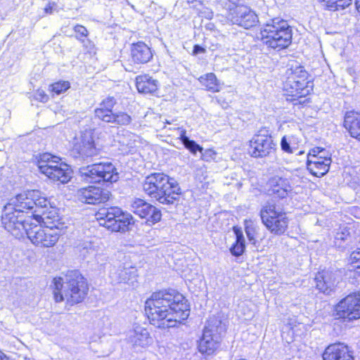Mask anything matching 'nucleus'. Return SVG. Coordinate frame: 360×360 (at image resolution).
<instances>
[{
	"mask_svg": "<svg viewBox=\"0 0 360 360\" xmlns=\"http://www.w3.org/2000/svg\"><path fill=\"white\" fill-rule=\"evenodd\" d=\"M36 219L37 222L43 221L45 224L51 219L53 222L58 218L57 210L45 196L38 190H30L11 198L4 207L1 222L6 230L12 235L18 236L25 224H28Z\"/></svg>",
	"mask_w": 360,
	"mask_h": 360,
	"instance_id": "1",
	"label": "nucleus"
},
{
	"mask_svg": "<svg viewBox=\"0 0 360 360\" xmlns=\"http://www.w3.org/2000/svg\"><path fill=\"white\" fill-rule=\"evenodd\" d=\"M145 311L150 323L162 328L174 327L190 314L188 301L174 289L153 292L146 301Z\"/></svg>",
	"mask_w": 360,
	"mask_h": 360,
	"instance_id": "2",
	"label": "nucleus"
},
{
	"mask_svg": "<svg viewBox=\"0 0 360 360\" xmlns=\"http://www.w3.org/2000/svg\"><path fill=\"white\" fill-rule=\"evenodd\" d=\"M142 188L148 196L163 205L174 204L181 194L176 181L163 173H153L146 176Z\"/></svg>",
	"mask_w": 360,
	"mask_h": 360,
	"instance_id": "3",
	"label": "nucleus"
},
{
	"mask_svg": "<svg viewBox=\"0 0 360 360\" xmlns=\"http://www.w3.org/2000/svg\"><path fill=\"white\" fill-rule=\"evenodd\" d=\"M53 295L56 302L66 300L70 305L83 301L88 292L86 279L79 271H69L65 280L59 277L53 279Z\"/></svg>",
	"mask_w": 360,
	"mask_h": 360,
	"instance_id": "4",
	"label": "nucleus"
},
{
	"mask_svg": "<svg viewBox=\"0 0 360 360\" xmlns=\"http://www.w3.org/2000/svg\"><path fill=\"white\" fill-rule=\"evenodd\" d=\"M259 34L262 42L276 51L288 48L292 42V28L287 21L279 18L267 21L261 27Z\"/></svg>",
	"mask_w": 360,
	"mask_h": 360,
	"instance_id": "5",
	"label": "nucleus"
},
{
	"mask_svg": "<svg viewBox=\"0 0 360 360\" xmlns=\"http://www.w3.org/2000/svg\"><path fill=\"white\" fill-rule=\"evenodd\" d=\"M101 226L112 232L125 233L129 231V226L134 223L132 215L117 207L103 208L96 214Z\"/></svg>",
	"mask_w": 360,
	"mask_h": 360,
	"instance_id": "6",
	"label": "nucleus"
},
{
	"mask_svg": "<svg viewBox=\"0 0 360 360\" xmlns=\"http://www.w3.org/2000/svg\"><path fill=\"white\" fill-rule=\"evenodd\" d=\"M259 216L262 224L274 235L281 236L288 229L289 219L286 213L273 200L262 205Z\"/></svg>",
	"mask_w": 360,
	"mask_h": 360,
	"instance_id": "7",
	"label": "nucleus"
},
{
	"mask_svg": "<svg viewBox=\"0 0 360 360\" xmlns=\"http://www.w3.org/2000/svg\"><path fill=\"white\" fill-rule=\"evenodd\" d=\"M81 179L86 183L116 182L119 174L115 167L110 162H98L79 169Z\"/></svg>",
	"mask_w": 360,
	"mask_h": 360,
	"instance_id": "8",
	"label": "nucleus"
},
{
	"mask_svg": "<svg viewBox=\"0 0 360 360\" xmlns=\"http://www.w3.org/2000/svg\"><path fill=\"white\" fill-rule=\"evenodd\" d=\"M25 229L19 233L17 237L22 236L24 233L31 242L43 248L53 246L59 239L60 231L55 226L42 228L41 226L29 221L25 224Z\"/></svg>",
	"mask_w": 360,
	"mask_h": 360,
	"instance_id": "9",
	"label": "nucleus"
},
{
	"mask_svg": "<svg viewBox=\"0 0 360 360\" xmlns=\"http://www.w3.org/2000/svg\"><path fill=\"white\" fill-rule=\"evenodd\" d=\"M276 150V143L266 128L259 129L249 141L248 153L255 158L272 157Z\"/></svg>",
	"mask_w": 360,
	"mask_h": 360,
	"instance_id": "10",
	"label": "nucleus"
},
{
	"mask_svg": "<svg viewBox=\"0 0 360 360\" xmlns=\"http://www.w3.org/2000/svg\"><path fill=\"white\" fill-rule=\"evenodd\" d=\"M333 316L344 321L360 319V292L351 293L342 299L336 304Z\"/></svg>",
	"mask_w": 360,
	"mask_h": 360,
	"instance_id": "11",
	"label": "nucleus"
},
{
	"mask_svg": "<svg viewBox=\"0 0 360 360\" xmlns=\"http://www.w3.org/2000/svg\"><path fill=\"white\" fill-rule=\"evenodd\" d=\"M226 18L232 24L247 30L256 26L259 22V18L255 12L243 5L229 8Z\"/></svg>",
	"mask_w": 360,
	"mask_h": 360,
	"instance_id": "12",
	"label": "nucleus"
},
{
	"mask_svg": "<svg viewBox=\"0 0 360 360\" xmlns=\"http://www.w3.org/2000/svg\"><path fill=\"white\" fill-rule=\"evenodd\" d=\"M137 277L136 268L129 262L115 264L110 270V278L113 284L124 283L134 287Z\"/></svg>",
	"mask_w": 360,
	"mask_h": 360,
	"instance_id": "13",
	"label": "nucleus"
},
{
	"mask_svg": "<svg viewBox=\"0 0 360 360\" xmlns=\"http://www.w3.org/2000/svg\"><path fill=\"white\" fill-rule=\"evenodd\" d=\"M342 276L340 269L330 268L319 271L314 278L316 288L321 292L329 295L334 291Z\"/></svg>",
	"mask_w": 360,
	"mask_h": 360,
	"instance_id": "14",
	"label": "nucleus"
},
{
	"mask_svg": "<svg viewBox=\"0 0 360 360\" xmlns=\"http://www.w3.org/2000/svg\"><path fill=\"white\" fill-rule=\"evenodd\" d=\"M99 149L95 145L91 131L84 133L79 141H77L71 150V155L75 158H91L98 154Z\"/></svg>",
	"mask_w": 360,
	"mask_h": 360,
	"instance_id": "15",
	"label": "nucleus"
},
{
	"mask_svg": "<svg viewBox=\"0 0 360 360\" xmlns=\"http://www.w3.org/2000/svg\"><path fill=\"white\" fill-rule=\"evenodd\" d=\"M130 210L152 224L160 221L162 217L161 211L158 208L141 198H135L131 202Z\"/></svg>",
	"mask_w": 360,
	"mask_h": 360,
	"instance_id": "16",
	"label": "nucleus"
},
{
	"mask_svg": "<svg viewBox=\"0 0 360 360\" xmlns=\"http://www.w3.org/2000/svg\"><path fill=\"white\" fill-rule=\"evenodd\" d=\"M111 196L110 192L103 188L89 186L82 188L77 191L79 200L86 204L98 205L105 203Z\"/></svg>",
	"mask_w": 360,
	"mask_h": 360,
	"instance_id": "17",
	"label": "nucleus"
},
{
	"mask_svg": "<svg viewBox=\"0 0 360 360\" xmlns=\"http://www.w3.org/2000/svg\"><path fill=\"white\" fill-rule=\"evenodd\" d=\"M283 90L286 96L292 97L291 100H297L310 94L313 90V82L297 81L292 77H287L283 82Z\"/></svg>",
	"mask_w": 360,
	"mask_h": 360,
	"instance_id": "18",
	"label": "nucleus"
},
{
	"mask_svg": "<svg viewBox=\"0 0 360 360\" xmlns=\"http://www.w3.org/2000/svg\"><path fill=\"white\" fill-rule=\"evenodd\" d=\"M323 360H354L352 352L343 343L328 346L322 355Z\"/></svg>",
	"mask_w": 360,
	"mask_h": 360,
	"instance_id": "19",
	"label": "nucleus"
},
{
	"mask_svg": "<svg viewBox=\"0 0 360 360\" xmlns=\"http://www.w3.org/2000/svg\"><path fill=\"white\" fill-rule=\"evenodd\" d=\"M131 60L135 65H143L153 58L150 48L143 41L131 44L130 49Z\"/></svg>",
	"mask_w": 360,
	"mask_h": 360,
	"instance_id": "20",
	"label": "nucleus"
},
{
	"mask_svg": "<svg viewBox=\"0 0 360 360\" xmlns=\"http://www.w3.org/2000/svg\"><path fill=\"white\" fill-rule=\"evenodd\" d=\"M44 169L45 170V175L54 181L66 184L72 177V169L65 162H60L58 166H49L44 168Z\"/></svg>",
	"mask_w": 360,
	"mask_h": 360,
	"instance_id": "21",
	"label": "nucleus"
},
{
	"mask_svg": "<svg viewBox=\"0 0 360 360\" xmlns=\"http://www.w3.org/2000/svg\"><path fill=\"white\" fill-rule=\"evenodd\" d=\"M331 159H324L323 157H308L307 168L315 176L320 177L325 175L329 170Z\"/></svg>",
	"mask_w": 360,
	"mask_h": 360,
	"instance_id": "22",
	"label": "nucleus"
},
{
	"mask_svg": "<svg viewBox=\"0 0 360 360\" xmlns=\"http://www.w3.org/2000/svg\"><path fill=\"white\" fill-rule=\"evenodd\" d=\"M268 185L269 191L280 198H285L292 190L289 181L278 176L271 177L268 181Z\"/></svg>",
	"mask_w": 360,
	"mask_h": 360,
	"instance_id": "23",
	"label": "nucleus"
},
{
	"mask_svg": "<svg viewBox=\"0 0 360 360\" xmlns=\"http://www.w3.org/2000/svg\"><path fill=\"white\" fill-rule=\"evenodd\" d=\"M344 127L352 138L360 141V112H347L344 117Z\"/></svg>",
	"mask_w": 360,
	"mask_h": 360,
	"instance_id": "24",
	"label": "nucleus"
},
{
	"mask_svg": "<svg viewBox=\"0 0 360 360\" xmlns=\"http://www.w3.org/2000/svg\"><path fill=\"white\" fill-rule=\"evenodd\" d=\"M221 341V340L219 339L210 336V334L206 335L202 333V335L198 341V350L201 354L206 356L213 355L219 348Z\"/></svg>",
	"mask_w": 360,
	"mask_h": 360,
	"instance_id": "25",
	"label": "nucleus"
},
{
	"mask_svg": "<svg viewBox=\"0 0 360 360\" xmlns=\"http://www.w3.org/2000/svg\"><path fill=\"white\" fill-rule=\"evenodd\" d=\"M226 330V324L216 316L210 317L204 328L203 333L221 340V337Z\"/></svg>",
	"mask_w": 360,
	"mask_h": 360,
	"instance_id": "26",
	"label": "nucleus"
},
{
	"mask_svg": "<svg viewBox=\"0 0 360 360\" xmlns=\"http://www.w3.org/2000/svg\"><path fill=\"white\" fill-rule=\"evenodd\" d=\"M152 340L147 329L137 326L132 331H130L129 341L134 346L144 347L148 346Z\"/></svg>",
	"mask_w": 360,
	"mask_h": 360,
	"instance_id": "27",
	"label": "nucleus"
},
{
	"mask_svg": "<svg viewBox=\"0 0 360 360\" xmlns=\"http://www.w3.org/2000/svg\"><path fill=\"white\" fill-rule=\"evenodd\" d=\"M136 86L141 94H153L159 86V82L148 75H139L136 77Z\"/></svg>",
	"mask_w": 360,
	"mask_h": 360,
	"instance_id": "28",
	"label": "nucleus"
},
{
	"mask_svg": "<svg viewBox=\"0 0 360 360\" xmlns=\"http://www.w3.org/2000/svg\"><path fill=\"white\" fill-rule=\"evenodd\" d=\"M176 130L179 139L181 140L185 148H186L193 155H195L198 152L200 153L201 150H202V147L186 136V131L185 129L178 127L176 128Z\"/></svg>",
	"mask_w": 360,
	"mask_h": 360,
	"instance_id": "29",
	"label": "nucleus"
},
{
	"mask_svg": "<svg viewBox=\"0 0 360 360\" xmlns=\"http://www.w3.org/2000/svg\"><path fill=\"white\" fill-rule=\"evenodd\" d=\"M198 81L206 90L213 93L218 92L221 89V84L214 73H207L200 76Z\"/></svg>",
	"mask_w": 360,
	"mask_h": 360,
	"instance_id": "30",
	"label": "nucleus"
},
{
	"mask_svg": "<svg viewBox=\"0 0 360 360\" xmlns=\"http://www.w3.org/2000/svg\"><path fill=\"white\" fill-rule=\"evenodd\" d=\"M286 77H292L294 80L300 82H310L308 80V72L303 66L298 65L297 63L290 65V67L286 70Z\"/></svg>",
	"mask_w": 360,
	"mask_h": 360,
	"instance_id": "31",
	"label": "nucleus"
},
{
	"mask_svg": "<svg viewBox=\"0 0 360 360\" xmlns=\"http://www.w3.org/2000/svg\"><path fill=\"white\" fill-rule=\"evenodd\" d=\"M60 162H62L60 158L52 155L50 153H44L40 155L37 165L39 171L42 174H45V170L44 168H46L49 166H58Z\"/></svg>",
	"mask_w": 360,
	"mask_h": 360,
	"instance_id": "32",
	"label": "nucleus"
},
{
	"mask_svg": "<svg viewBox=\"0 0 360 360\" xmlns=\"http://www.w3.org/2000/svg\"><path fill=\"white\" fill-rule=\"evenodd\" d=\"M258 227L251 220L245 221V231L250 243L252 245L254 250L258 251L259 242L255 239V234Z\"/></svg>",
	"mask_w": 360,
	"mask_h": 360,
	"instance_id": "33",
	"label": "nucleus"
},
{
	"mask_svg": "<svg viewBox=\"0 0 360 360\" xmlns=\"http://www.w3.org/2000/svg\"><path fill=\"white\" fill-rule=\"evenodd\" d=\"M234 232L236 236V240L230 248V252L232 255L239 257L243 254L245 249V238L240 230L235 229Z\"/></svg>",
	"mask_w": 360,
	"mask_h": 360,
	"instance_id": "34",
	"label": "nucleus"
},
{
	"mask_svg": "<svg viewBox=\"0 0 360 360\" xmlns=\"http://www.w3.org/2000/svg\"><path fill=\"white\" fill-rule=\"evenodd\" d=\"M110 123L120 126H127L131 124L132 118L128 113L122 111L113 112Z\"/></svg>",
	"mask_w": 360,
	"mask_h": 360,
	"instance_id": "35",
	"label": "nucleus"
},
{
	"mask_svg": "<svg viewBox=\"0 0 360 360\" xmlns=\"http://www.w3.org/2000/svg\"><path fill=\"white\" fill-rule=\"evenodd\" d=\"M80 256L86 258L89 256H94L97 252V246L92 241L83 242L78 247Z\"/></svg>",
	"mask_w": 360,
	"mask_h": 360,
	"instance_id": "36",
	"label": "nucleus"
},
{
	"mask_svg": "<svg viewBox=\"0 0 360 360\" xmlns=\"http://www.w3.org/2000/svg\"><path fill=\"white\" fill-rule=\"evenodd\" d=\"M94 115L96 118L102 120L103 122L110 123L112 117V115H113V112L99 105V107L94 110Z\"/></svg>",
	"mask_w": 360,
	"mask_h": 360,
	"instance_id": "37",
	"label": "nucleus"
},
{
	"mask_svg": "<svg viewBox=\"0 0 360 360\" xmlns=\"http://www.w3.org/2000/svg\"><path fill=\"white\" fill-rule=\"evenodd\" d=\"M73 30L76 33L75 38L85 45L86 38L89 35L87 29L84 26L77 24L74 27Z\"/></svg>",
	"mask_w": 360,
	"mask_h": 360,
	"instance_id": "38",
	"label": "nucleus"
},
{
	"mask_svg": "<svg viewBox=\"0 0 360 360\" xmlns=\"http://www.w3.org/2000/svg\"><path fill=\"white\" fill-rule=\"evenodd\" d=\"M51 86V91L59 95L70 88V83L65 81H60L53 84Z\"/></svg>",
	"mask_w": 360,
	"mask_h": 360,
	"instance_id": "39",
	"label": "nucleus"
},
{
	"mask_svg": "<svg viewBox=\"0 0 360 360\" xmlns=\"http://www.w3.org/2000/svg\"><path fill=\"white\" fill-rule=\"evenodd\" d=\"M291 139L290 136H283L281 140V150L288 153H292L294 152L293 148L291 147Z\"/></svg>",
	"mask_w": 360,
	"mask_h": 360,
	"instance_id": "40",
	"label": "nucleus"
},
{
	"mask_svg": "<svg viewBox=\"0 0 360 360\" xmlns=\"http://www.w3.org/2000/svg\"><path fill=\"white\" fill-rule=\"evenodd\" d=\"M117 99L114 96H108L107 98L102 101L99 105L103 107L104 108L110 111H112V109L117 104Z\"/></svg>",
	"mask_w": 360,
	"mask_h": 360,
	"instance_id": "41",
	"label": "nucleus"
},
{
	"mask_svg": "<svg viewBox=\"0 0 360 360\" xmlns=\"http://www.w3.org/2000/svg\"><path fill=\"white\" fill-rule=\"evenodd\" d=\"M216 156L217 153L212 149L204 150L202 148V150L200 152V159L206 162L214 160L216 158Z\"/></svg>",
	"mask_w": 360,
	"mask_h": 360,
	"instance_id": "42",
	"label": "nucleus"
},
{
	"mask_svg": "<svg viewBox=\"0 0 360 360\" xmlns=\"http://www.w3.org/2000/svg\"><path fill=\"white\" fill-rule=\"evenodd\" d=\"M349 276H353L356 280H360V265L351 264L348 269Z\"/></svg>",
	"mask_w": 360,
	"mask_h": 360,
	"instance_id": "43",
	"label": "nucleus"
},
{
	"mask_svg": "<svg viewBox=\"0 0 360 360\" xmlns=\"http://www.w3.org/2000/svg\"><path fill=\"white\" fill-rule=\"evenodd\" d=\"M35 100L41 103H46L49 101V96L43 90L38 89L34 94Z\"/></svg>",
	"mask_w": 360,
	"mask_h": 360,
	"instance_id": "44",
	"label": "nucleus"
},
{
	"mask_svg": "<svg viewBox=\"0 0 360 360\" xmlns=\"http://www.w3.org/2000/svg\"><path fill=\"white\" fill-rule=\"evenodd\" d=\"M320 153H328V151L320 147H315L309 150L308 157L318 158Z\"/></svg>",
	"mask_w": 360,
	"mask_h": 360,
	"instance_id": "45",
	"label": "nucleus"
},
{
	"mask_svg": "<svg viewBox=\"0 0 360 360\" xmlns=\"http://www.w3.org/2000/svg\"><path fill=\"white\" fill-rule=\"evenodd\" d=\"M352 264L360 265V249L354 250L350 255Z\"/></svg>",
	"mask_w": 360,
	"mask_h": 360,
	"instance_id": "46",
	"label": "nucleus"
},
{
	"mask_svg": "<svg viewBox=\"0 0 360 360\" xmlns=\"http://www.w3.org/2000/svg\"><path fill=\"white\" fill-rule=\"evenodd\" d=\"M348 236H349V231L345 229L344 231L337 233L335 239L345 240L347 239Z\"/></svg>",
	"mask_w": 360,
	"mask_h": 360,
	"instance_id": "47",
	"label": "nucleus"
},
{
	"mask_svg": "<svg viewBox=\"0 0 360 360\" xmlns=\"http://www.w3.org/2000/svg\"><path fill=\"white\" fill-rule=\"evenodd\" d=\"M205 51H206L205 49L198 44H195L193 49V54L194 56H196L200 53H205Z\"/></svg>",
	"mask_w": 360,
	"mask_h": 360,
	"instance_id": "48",
	"label": "nucleus"
},
{
	"mask_svg": "<svg viewBox=\"0 0 360 360\" xmlns=\"http://www.w3.org/2000/svg\"><path fill=\"white\" fill-rule=\"evenodd\" d=\"M56 6V3L54 2H50L48 4V5L44 8V12L46 13V14H52L53 11H54V8Z\"/></svg>",
	"mask_w": 360,
	"mask_h": 360,
	"instance_id": "49",
	"label": "nucleus"
},
{
	"mask_svg": "<svg viewBox=\"0 0 360 360\" xmlns=\"http://www.w3.org/2000/svg\"><path fill=\"white\" fill-rule=\"evenodd\" d=\"M0 360H14L9 356H8L6 354H5L3 352H1L0 355Z\"/></svg>",
	"mask_w": 360,
	"mask_h": 360,
	"instance_id": "50",
	"label": "nucleus"
},
{
	"mask_svg": "<svg viewBox=\"0 0 360 360\" xmlns=\"http://www.w3.org/2000/svg\"><path fill=\"white\" fill-rule=\"evenodd\" d=\"M212 16L213 13L210 10L207 9V11H205V17L207 19H212Z\"/></svg>",
	"mask_w": 360,
	"mask_h": 360,
	"instance_id": "51",
	"label": "nucleus"
},
{
	"mask_svg": "<svg viewBox=\"0 0 360 360\" xmlns=\"http://www.w3.org/2000/svg\"><path fill=\"white\" fill-rule=\"evenodd\" d=\"M319 156L323 157L324 159H331L330 155L329 154L328 152V153H320V155H319Z\"/></svg>",
	"mask_w": 360,
	"mask_h": 360,
	"instance_id": "52",
	"label": "nucleus"
},
{
	"mask_svg": "<svg viewBox=\"0 0 360 360\" xmlns=\"http://www.w3.org/2000/svg\"><path fill=\"white\" fill-rule=\"evenodd\" d=\"M355 5L356 10L358 11L359 13H360V0H356Z\"/></svg>",
	"mask_w": 360,
	"mask_h": 360,
	"instance_id": "53",
	"label": "nucleus"
},
{
	"mask_svg": "<svg viewBox=\"0 0 360 360\" xmlns=\"http://www.w3.org/2000/svg\"><path fill=\"white\" fill-rule=\"evenodd\" d=\"M126 145H127V148H128V150H126V152H129L130 151V148H132L133 146H131V143H127Z\"/></svg>",
	"mask_w": 360,
	"mask_h": 360,
	"instance_id": "54",
	"label": "nucleus"
},
{
	"mask_svg": "<svg viewBox=\"0 0 360 360\" xmlns=\"http://www.w3.org/2000/svg\"><path fill=\"white\" fill-rule=\"evenodd\" d=\"M188 3H192L195 0H186Z\"/></svg>",
	"mask_w": 360,
	"mask_h": 360,
	"instance_id": "55",
	"label": "nucleus"
},
{
	"mask_svg": "<svg viewBox=\"0 0 360 360\" xmlns=\"http://www.w3.org/2000/svg\"><path fill=\"white\" fill-rule=\"evenodd\" d=\"M126 132H127V134H129V136H133V134H129V131H126Z\"/></svg>",
	"mask_w": 360,
	"mask_h": 360,
	"instance_id": "56",
	"label": "nucleus"
}]
</instances>
